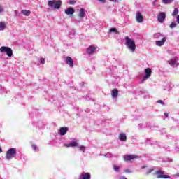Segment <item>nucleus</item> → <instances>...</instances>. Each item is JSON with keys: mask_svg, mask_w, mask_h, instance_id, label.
I'll return each mask as SVG.
<instances>
[{"mask_svg": "<svg viewBox=\"0 0 179 179\" xmlns=\"http://www.w3.org/2000/svg\"><path fill=\"white\" fill-rule=\"evenodd\" d=\"M125 40L127 48L131 50L132 52H134L135 50H136V45L135 44V41L134 39H131L129 36H126Z\"/></svg>", "mask_w": 179, "mask_h": 179, "instance_id": "obj_1", "label": "nucleus"}, {"mask_svg": "<svg viewBox=\"0 0 179 179\" xmlns=\"http://www.w3.org/2000/svg\"><path fill=\"white\" fill-rule=\"evenodd\" d=\"M48 5L50 8H54L55 9H59L61 5H62V1L61 0H49Z\"/></svg>", "mask_w": 179, "mask_h": 179, "instance_id": "obj_2", "label": "nucleus"}, {"mask_svg": "<svg viewBox=\"0 0 179 179\" xmlns=\"http://www.w3.org/2000/svg\"><path fill=\"white\" fill-rule=\"evenodd\" d=\"M16 148H10L8 150L6 154V159L7 160H10L13 159V157H16Z\"/></svg>", "mask_w": 179, "mask_h": 179, "instance_id": "obj_3", "label": "nucleus"}, {"mask_svg": "<svg viewBox=\"0 0 179 179\" xmlns=\"http://www.w3.org/2000/svg\"><path fill=\"white\" fill-rule=\"evenodd\" d=\"M135 159H139V157H138V155H136L130 154H127L123 156L124 162H125L126 163H128L129 162H134Z\"/></svg>", "mask_w": 179, "mask_h": 179, "instance_id": "obj_4", "label": "nucleus"}, {"mask_svg": "<svg viewBox=\"0 0 179 179\" xmlns=\"http://www.w3.org/2000/svg\"><path fill=\"white\" fill-rule=\"evenodd\" d=\"M0 51H1V52H6L8 57H12V55H13V51L9 47L2 46L0 48Z\"/></svg>", "mask_w": 179, "mask_h": 179, "instance_id": "obj_5", "label": "nucleus"}, {"mask_svg": "<svg viewBox=\"0 0 179 179\" xmlns=\"http://www.w3.org/2000/svg\"><path fill=\"white\" fill-rule=\"evenodd\" d=\"M0 51H1V52H6L8 57H12V55H13V51L9 47L2 46L0 48Z\"/></svg>", "mask_w": 179, "mask_h": 179, "instance_id": "obj_6", "label": "nucleus"}, {"mask_svg": "<svg viewBox=\"0 0 179 179\" xmlns=\"http://www.w3.org/2000/svg\"><path fill=\"white\" fill-rule=\"evenodd\" d=\"M145 75L143 78L142 82H145V80H148L150 76H152V69L150 68H147L145 69Z\"/></svg>", "mask_w": 179, "mask_h": 179, "instance_id": "obj_7", "label": "nucleus"}, {"mask_svg": "<svg viewBox=\"0 0 179 179\" xmlns=\"http://www.w3.org/2000/svg\"><path fill=\"white\" fill-rule=\"evenodd\" d=\"M92 175L89 172H83L78 179H91Z\"/></svg>", "mask_w": 179, "mask_h": 179, "instance_id": "obj_8", "label": "nucleus"}, {"mask_svg": "<svg viewBox=\"0 0 179 179\" xmlns=\"http://www.w3.org/2000/svg\"><path fill=\"white\" fill-rule=\"evenodd\" d=\"M164 19H166V13L164 12L160 13L157 17L158 22H159V23H163Z\"/></svg>", "mask_w": 179, "mask_h": 179, "instance_id": "obj_9", "label": "nucleus"}, {"mask_svg": "<svg viewBox=\"0 0 179 179\" xmlns=\"http://www.w3.org/2000/svg\"><path fill=\"white\" fill-rule=\"evenodd\" d=\"M66 64H67V65H69L71 68H73V59H72V57L68 56L66 58Z\"/></svg>", "mask_w": 179, "mask_h": 179, "instance_id": "obj_10", "label": "nucleus"}, {"mask_svg": "<svg viewBox=\"0 0 179 179\" xmlns=\"http://www.w3.org/2000/svg\"><path fill=\"white\" fill-rule=\"evenodd\" d=\"M64 146L66 148H76L77 146H79V144L76 141H73L70 143H65Z\"/></svg>", "mask_w": 179, "mask_h": 179, "instance_id": "obj_11", "label": "nucleus"}, {"mask_svg": "<svg viewBox=\"0 0 179 179\" xmlns=\"http://www.w3.org/2000/svg\"><path fill=\"white\" fill-rule=\"evenodd\" d=\"M166 40H167V38L164 37L161 41H155L156 45H157L158 47H162V45H164V43H166Z\"/></svg>", "mask_w": 179, "mask_h": 179, "instance_id": "obj_12", "label": "nucleus"}, {"mask_svg": "<svg viewBox=\"0 0 179 179\" xmlns=\"http://www.w3.org/2000/svg\"><path fill=\"white\" fill-rule=\"evenodd\" d=\"M96 50H97V48L94 46H90L87 49V54L92 55V54L94 53V51H96Z\"/></svg>", "mask_w": 179, "mask_h": 179, "instance_id": "obj_13", "label": "nucleus"}, {"mask_svg": "<svg viewBox=\"0 0 179 179\" xmlns=\"http://www.w3.org/2000/svg\"><path fill=\"white\" fill-rule=\"evenodd\" d=\"M156 174H157V178H170V176L167 175H164V173L161 171H157L156 172Z\"/></svg>", "mask_w": 179, "mask_h": 179, "instance_id": "obj_14", "label": "nucleus"}, {"mask_svg": "<svg viewBox=\"0 0 179 179\" xmlns=\"http://www.w3.org/2000/svg\"><path fill=\"white\" fill-rule=\"evenodd\" d=\"M136 19L138 23H142L143 22V16L140 12H138L136 15Z\"/></svg>", "mask_w": 179, "mask_h": 179, "instance_id": "obj_15", "label": "nucleus"}, {"mask_svg": "<svg viewBox=\"0 0 179 179\" xmlns=\"http://www.w3.org/2000/svg\"><path fill=\"white\" fill-rule=\"evenodd\" d=\"M64 13L66 15H73V13H75V10L70 7L64 10Z\"/></svg>", "mask_w": 179, "mask_h": 179, "instance_id": "obj_16", "label": "nucleus"}, {"mask_svg": "<svg viewBox=\"0 0 179 179\" xmlns=\"http://www.w3.org/2000/svg\"><path fill=\"white\" fill-rule=\"evenodd\" d=\"M111 96L113 99H117L118 97V90H117V88L112 90Z\"/></svg>", "mask_w": 179, "mask_h": 179, "instance_id": "obj_17", "label": "nucleus"}, {"mask_svg": "<svg viewBox=\"0 0 179 179\" xmlns=\"http://www.w3.org/2000/svg\"><path fill=\"white\" fill-rule=\"evenodd\" d=\"M59 131L61 136H64L68 132V127H61Z\"/></svg>", "mask_w": 179, "mask_h": 179, "instance_id": "obj_18", "label": "nucleus"}, {"mask_svg": "<svg viewBox=\"0 0 179 179\" xmlns=\"http://www.w3.org/2000/svg\"><path fill=\"white\" fill-rule=\"evenodd\" d=\"M119 139L120 141H122V142H125V141H127V135L125 133H121L119 134Z\"/></svg>", "mask_w": 179, "mask_h": 179, "instance_id": "obj_19", "label": "nucleus"}, {"mask_svg": "<svg viewBox=\"0 0 179 179\" xmlns=\"http://www.w3.org/2000/svg\"><path fill=\"white\" fill-rule=\"evenodd\" d=\"M85 8H81L79 10V17H80V19H83V17H85Z\"/></svg>", "mask_w": 179, "mask_h": 179, "instance_id": "obj_20", "label": "nucleus"}, {"mask_svg": "<svg viewBox=\"0 0 179 179\" xmlns=\"http://www.w3.org/2000/svg\"><path fill=\"white\" fill-rule=\"evenodd\" d=\"M21 13H22V15H24V16H30L31 11H30L29 10H22Z\"/></svg>", "mask_w": 179, "mask_h": 179, "instance_id": "obj_21", "label": "nucleus"}, {"mask_svg": "<svg viewBox=\"0 0 179 179\" xmlns=\"http://www.w3.org/2000/svg\"><path fill=\"white\" fill-rule=\"evenodd\" d=\"M6 29V24L5 22H0V31H2Z\"/></svg>", "mask_w": 179, "mask_h": 179, "instance_id": "obj_22", "label": "nucleus"}, {"mask_svg": "<svg viewBox=\"0 0 179 179\" xmlns=\"http://www.w3.org/2000/svg\"><path fill=\"white\" fill-rule=\"evenodd\" d=\"M109 31L110 33H115L116 34H120V32L117 30L116 28H110Z\"/></svg>", "mask_w": 179, "mask_h": 179, "instance_id": "obj_23", "label": "nucleus"}, {"mask_svg": "<svg viewBox=\"0 0 179 179\" xmlns=\"http://www.w3.org/2000/svg\"><path fill=\"white\" fill-rule=\"evenodd\" d=\"M177 15H178V8H174L172 16H177Z\"/></svg>", "mask_w": 179, "mask_h": 179, "instance_id": "obj_24", "label": "nucleus"}, {"mask_svg": "<svg viewBox=\"0 0 179 179\" xmlns=\"http://www.w3.org/2000/svg\"><path fill=\"white\" fill-rule=\"evenodd\" d=\"M177 61H176V59H172L169 62V65H171V66H174V65H176Z\"/></svg>", "mask_w": 179, "mask_h": 179, "instance_id": "obj_25", "label": "nucleus"}, {"mask_svg": "<svg viewBox=\"0 0 179 179\" xmlns=\"http://www.w3.org/2000/svg\"><path fill=\"white\" fill-rule=\"evenodd\" d=\"M177 26V23L176 22H172L170 25L169 27H171V29H174V27H176Z\"/></svg>", "mask_w": 179, "mask_h": 179, "instance_id": "obj_26", "label": "nucleus"}, {"mask_svg": "<svg viewBox=\"0 0 179 179\" xmlns=\"http://www.w3.org/2000/svg\"><path fill=\"white\" fill-rule=\"evenodd\" d=\"M113 169L115 170V171H120V166H117V165H113Z\"/></svg>", "mask_w": 179, "mask_h": 179, "instance_id": "obj_27", "label": "nucleus"}, {"mask_svg": "<svg viewBox=\"0 0 179 179\" xmlns=\"http://www.w3.org/2000/svg\"><path fill=\"white\" fill-rule=\"evenodd\" d=\"M79 149L81 152H85L86 150V148L83 145L80 146Z\"/></svg>", "mask_w": 179, "mask_h": 179, "instance_id": "obj_28", "label": "nucleus"}, {"mask_svg": "<svg viewBox=\"0 0 179 179\" xmlns=\"http://www.w3.org/2000/svg\"><path fill=\"white\" fill-rule=\"evenodd\" d=\"M162 2L165 4L170 3L171 2V0H162Z\"/></svg>", "mask_w": 179, "mask_h": 179, "instance_id": "obj_29", "label": "nucleus"}, {"mask_svg": "<svg viewBox=\"0 0 179 179\" xmlns=\"http://www.w3.org/2000/svg\"><path fill=\"white\" fill-rule=\"evenodd\" d=\"M69 3H70V5H75V3H76V1H75V0H70L69 1Z\"/></svg>", "mask_w": 179, "mask_h": 179, "instance_id": "obj_30", "label": "nucleus"}, {"mask_svg": "<svg viewBox=\"0 0 179 179\" xmlns=\"http://www.w3.org/2000/svg\"><path fill=\"white\" fill-rule=\"evenodd\" d=\"M41 64H45V59L43 57L41 58Z\"/></svg>", "mask_w": 179, "mask_h": 179, "instance_id": "obj_31", "label": "nucleus"}, {"mask_svg": "<svg viewBox=\"0 0 179 179\" xmlns=\"http://www.w3.org/2000/svg\"><path fill=\"white\" fill-rule=\"evenodd\" d=\"M157 103H159V104H162V106H164V103L162 100H158Z\"/></svg>", "mask_w": 179, "mask_h": 179, "instance_id": "obj_32", "label": "nucleus"}, {"mask_svg": "<svg viewBox=\"0 0 179 179\" xmlns=\"http://www.w3.org/2000/svg\"><path fill=\"white\" fill-rule=\"evenodd\" d=\"M31 147L34 150H37V146L36 145H32Z\"/></svg>", "mask_w": 179, "mask_h": 179, "instance_id": "obj_33", "label": "nucleus"}, {"mask_svg": "<svg viewBox=\"0 0 179 179\" xmlns=\"http://www.w3.org/2000/svg\"><path fill=\"white\" fill-rule=\"evenodd\" d=\"M124 172H125V173H132V171H129V169H125V170H124Z\"/></svg>", "mask_w": 179, "mask_h": 179, "instance_id": "obj_34", "label": "nucleus"}, {"mask_svg": "<svg viewBox=\"0 0 179 179\" xmlns=\"http://www.w3.org/2000/svg\"><path fill=\"white\" fill-rule=\"evenodd\" d=\"M152 171H153V169L149 170L148 171H147V174H150Z\"/></svg>", "mask_w": 179, "mask_h": 179, "instance_id": "obj_35", "label": "nucleus"}, {"mask_svg": "<svg viewBox=\"0 0 179 179\" xmlns=\"http://www.w3.org/2000/svg\"><path fill=\"white\" fill-rule=\"evenodd\" d=\"M176 22H177V23L179 24V15L177 16Z\"/></svg>", "mask_w": 179, "mask_h": 179, "instance_id": "obj_36", "label": "nucleus"}, {"mask_svg": "<svg viewBox=\"0 0 179 179\" xmlns=\"http://www.w3.org/2000/svg\"><path fill=\"white\" fill-rule=\"evenodd\" d=\"M110 2H117L118 3V0H109Z\"/></svg>", "mask_w": 179, "mask_h": 179, "instance_id": "obj_37", "label": "nucleus"}, {"mask_svg": "<svg viewBox=\"0 0 179 179\" xmlns=\"http://www.w3.org/2000/svg\"><path fill=\"white\" fill-rule=\"evenodd\" d=\"M3 8H2V7L0 6V13H1V12H3Z\"/></svg>", "mask_w": 179, "mask_h": 179, "instance_id": "obj_38", "label": "nucleus"}, {"mask_svg": "<svg viewBox=\"0 0 179 179\" xmlns=\"http://www.w3.org/2000/svg\"><path fill=\"white\" fill-rule=\"evenodd\" d=\"M99 2H103V3H105V2H106V0H99Z\"/></svg>", "mask_w": 179, "mask_h": 179, "instance_id": "obj_39", "label": "nucleus"}, {"mask_svg": "<svg viewBox=\"0 0 179 179\" xmlns=\"http://www.w3.org/2000/svg\"><path fill=\"white\" fill-rule=\"evenodd\" d=\"M164 115H165V117H169V113H164Z\"/></svg>", "mask_w": 179, "mask_h": 179, "instance_id": "obj_40", "label": "nucleus"}, {"mask_svg": "<svg viewBox=\"0 0 179 179\" xmlns=\"http://www.w3.org/2000/svg\"><path fill=\"white\" fill-rule=\"evenodd\" d=\"M119 179H127V178H125V176L121 177Z\"/></svg>", "mask_w": 179, "mask_h": 179, "instance_id": "obj_41", "label": "nucleus"}, {"mask_svg": "<svg viewBox=\"0 0 179 179\" xmlns=\"http://www.w3.org/2000/svg\"><path fill=\"white\" fill-rule=\"evenodd\" d=\"M175 176H176V177H179V173H176Z\"/></svg>", "mask_w": 179, "mask_h": 179, "instance_id": "obj_42", "label": "nucleus"}, {"mask_svg": "<svg viewBox=\"0 0 179 179\" xmlns=\"http://www.w3.org/2000/svg\"><path fill=\"white\" fill-rule=\"evenodd\" d=\"M141 169H146V166H143L141 167Z\"/></svg>", "mask_w": 179, "mask_h": 179, "instance_id": "obj_43", "label": "nucleus"}]
</instances>
